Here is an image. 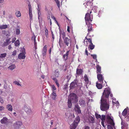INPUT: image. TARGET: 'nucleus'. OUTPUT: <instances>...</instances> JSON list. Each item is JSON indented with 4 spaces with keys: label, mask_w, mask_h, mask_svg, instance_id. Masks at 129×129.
Returning a JSON list of instances; mask_svg holds the SVG:
<instances>
[{
    "label": "nucleus",
    "mask_w": 129,
    "mask_h": 129,
    "mask_svg": "<svg viewBox=\"0 0 129 129\" xmlns=\"http://www.w3.org/2000/svg\"><path fill=\"white\" fill-rule=\"evenodd\" d=\"M106 90L104 91L101 100L100 108L101 110L103 111H107L109 109V102L106 98H108L110 92L108 90L106 92Z\"/></svg>",
    "instance_id": "obj_1"
},
{
    "label": "nucleus",
    "mask_w": 129,
    "mask_h": 129,
    "mask_svg": "<svg viewBox=\"0 0 129 129\" xmlns=\"http://www.w3.org/2000/svg\"><path fill=\"white\" fill-rule=\"evenodd\" d=\"M68 100L74 103H77L78 101L76 94L73 93L69 95Z\"/></svg>",
    "instance_id": "obj_2"
},
{
    "label": "nucleus",
    "mask_w": 129,
    "mask_h": 129,
    "mask_svg": "<svg viewBox=\"0 0 129 129\" xmlns=\"http://www.w3.org/2000/svg\"><path fill=\"white\" fill-rule=\"evenodd\" d=\"M85 19L86 24H87L88 22L90 21L91 22L92 21V16L90 15L89 13H87L86 14Z\"/></svg>",
    "instance_id": "obj_3"
},
{
    "label": "nucleus",
    "mask_w": 129,
    "mask_h": 129,
    "mask_svg": "<svg viewBox=\"0 0 129 129\" xmlns=\"http://www.w3.org/2000/svg\"><path fill=\"white\" fill-rule=\"evenodd\" d=\"M106 116L108 123L111 125L114 126L115 124L113 120V117H111L108 115H107Z\"/></svg>",
    "instance_id": "obj_4"
},
{
    "label": "nucleus",
    "mask_w": 129,
    "mask_h": 129,
    "mask_svg": "<svg viewBox=\"0 0 129 129\" xmlns=\"http://www.w3.org/2000/svg\"><path fill=\"white\" fill-rule=\"evenodd\" d=\"M24 109L27 114L30 115L32 114V111L29 106L24 105Z\"/></svg>",
    "instance_id": "obj_5"
},
{
    "label": "nucleus",
    "mask_w": 129,
    "mask_h": 129,
    "mask_svg": "<svg viewBox=\"0 0 129 129\" xmlns=\"http://www.w3.org/2000/svg\"><path fill=\"white\" fill-rule=\"evenodd\" d=\"M22 124V122L18 121L16 122L13 124V126L15 129H18Z\"/></svg>",
    "instance_id": "obj_6"
},
{
    "label": "nucleus",
    "mask_w": 129,
    "mask_h": 129,
    "mask_svg": "<svg viewBox=\"0 0 129 129\" xmlns=\"http://www.w3.org/2000/svg\"><path fill=\"white\" fill-rule=\"evenodd\" d=\"M63 39L65 45L67 46H68L69 43L71 44V39L68 38L67 37H65Z\"/></svg>",
    "instance_id": "obj_7"
},
{
    "label": "nucleus",
    "mask_w": 129,
    "mask_h": 129,
    "mask_svg": "<svg viewBox=\"0 0 129 129\" xmlns=\"http://www.w3.org/2000/svg\"><path fill=\"white\" fill-rule=\"evenodd\" d=\"M77 86V84L76 82L75 81L72 82L70 84L69 88L70 89H74Z\"/></svg>",
    "instance_id": "obj_8"
},
{
    "label": "nucleus",
    "mask_w": 129,
    "mask_h": 129,
    "mask_svg": "<svg viewBox=\"0 0 129 129\" xmlns=\"http://www.w3.org/2000/svg\"><path fill=\"white\" fill-rule=\"evenodd\" d=\"M92 3L89 1H87L85 4L84 3L83 4V5H84L85 7L87 8H91L92 7Z\"/></svg>",
    "instance_id": "obj_9"
},
{
    "label": "nucleus",
    "mask_w": 129,
    "mask_h": 129,
    "mask_svg": "<svg viewBox=\"0 0 129 129\" xmlns=\"http://www.w3.org/2000/svg\"><path fill=\"white\" fill-rule=\"evenodd\" d=\"M97 77L99 82L101 83L103 82L104 78L103 77V75L102 74H97Z\"/></svg>",
    "instance_id": "obj_10"
},
{
    "label": "nucleus",
    "mask_w": 129,
    "mask_h": 129,
    "mask_svg": "<svg viewBox=\"0 0 129 129\" xmlns=\"http://www.w3.org/2000/svg\"><path fill=\"white\" fill-rule=\"evenodd\" d=\"M80 108V107L78 104H76L75 105L74 108L76 112L79 114L81 113V111Z\"/></svg>",
    "instance_id": "obj_11"
},
{
    "label": "nucleus",
    "mask_w": 129,
    "mask_h": 129,
    "mask_svg": "<svg viewBox=\"0 0 129 129\" xmlns=\"http://www.w3.org/2000/svg\"><path fill=\"white\" fill-rule=\"evenodd\" d=\"M79 104L82 107H84L86 106V102L82 99H80L79 101Z\"/></svg>",
    "instance_id": "obj_12"
},
{
    "label": "nucleus",
    "mask_w": 129,
    "mask_h": 129,
    "mask_svg": "<svg viewBox=\"0 0 129 129\" xmlns=\"http://www.w3.org/2000/svg\"><path fill=\"white\" fill-rule=\"evenodd\" d=\"M87 25L88 27V31L89 33L90 31H91L92 30V24H91L90 23V22H88L87 24H86ZM89 34V33H88L87 34V35Z\"/></svg>",
    "instance_id": "obj_13"
},
{
    "label": "nucleus",
    "mask_w": 129,
    "mask_h": 129,
    "mask_svg": "<svg viewBox=\"0 0 129 129\" xmlns=\"http://www.w3.org/2000/svg\"><path fill=\"white\" fill-rule=\"evenodd\" d=\"M25 54L23 53H20L18 56V58L20 59H24L26 57Z\"/></svg>",
    "instance_id": "obj_14"
},
{
    "label": "nucleus",
    "mask_w": 129,
    "mask_h": 129,
    "mask_svg": "<svg viewBox=\"0 0 129 129\" xmlns=\"http://www.w3.org/2000/svg\"><path fill=\"white\" fill-rule=\"evenodd\" d=\"M1 122L2 124H7L8 123V119L6 117H3L1 120Z\"/></svg>",
    "instance_id": "obj_15"
},
{
    "label": "nucleus",
    "mask_w": 129,
    "mask_h": 129,
    "mask_svg": "<svg viewBox=\"0 0 129 129\" xmlns=\"http://www.w3.org/2000/svg\"><path fill=\"white\" fill-rule=\"evenodd\" d=\"M47 47L46 45H45L43 47L42 51V53L43 56H45L46 54V52L47 51Z\"/></svg>",
    "instance_id": "obj_16"
},
{
    "label": "nucleus",
    "mask_w": 129,
    "mask_h": 129,
    "mask_svg": "<svg viewBox=\"0 0 129 129\" xmlns=\"http://www.w3.org/2000/svg\"><path fill=\"white\" fill-rule=\"evenodd\" d=\"M96 73L98 74L101 73V67L99 66V64H97L96 66Z\"/></svg>",
    "instance_id": "obj_17"
},
{
    "label": "nucleus",
    "mask_w": 129,
    "mask_h": 129,
    "mask_svg": "<svg viewBox=\"0 0 129 129\" xmlns=\"http://www.w3.org/2000/svg\"><path fill=\"white\" fill-rule=\"evenodd\" d=\"M55 1L58 8L60 7V3L61 4V6L62 5L63 0H55Z\"/></svg>",
    "instance_id": "obj_18"
},
{
    "label": "nucleus",
    "mask_w": 129,
    "mask_h": 129,
    "mask_svg": "<svg viewBox=\"0 0 129 129\" xmlns=\"http://www.w3.org/2000/svg\"><path fill=\"white\" fill-rule=\"evenodd\" d=\"M59 34H60V37H61V36L62 35V39L65 37L66 34L63 31L60 30V27L59 28Z\"/></svg>",
    "instance_id": "obj_19"
},
{
    "label": "nucleus",
    "mask_w": 129,
    "mask_h": 129,
    "mask_svg": "<svg viewBox=\"0 0 129 129\" xmlns=\"http://www.w3.org/2000/svg\"><path fill=\"white\" fill-rule=\"evenodd\" d=\"M75 122H74L73 123L70 125V129H75L76 127L78 124L77 123H75Z\"/></svg>",
    "instance_id": "obj_20"
},
{
    "label": "nucleus",
    "mask_w": 129,
    "mask_h": 129,
    "mask_svg": "<svg viewBox=\"0 0 129 129\" xmlns=\"http://www.w3.org/2000/svg\"><path fill=\"white\" fill-rule=\"evenodd\" d=\"M51 95V96L52 99L54 100H55L56 99V93L55 91H53Z\"/></svg>",
    "instance_id": "obj_21"
},
{
    "label": "nucleus",
    "mask_w": 129,
    "mask_h": 129,
    "mask_svg": "<svg viewBox=\"0 0 129 129\" xmlns=\"http://www.w3.org/2000/svg\"><path fill=\"white\" fill-rule=\"evenodd\" d=\"M69 51H67L66 53L64 54L63 56V58L64 59L65 61L66 60L68 59V57L69 52Z\"/></svg>",
    "instance_id": "obj_22"
},
{
    "label": "nucleus",
    "mask_w": 129,
    "mask_h": 129,
    "mask_svg": "<svg viewBox=\"0 0 129 129\" xmlns=\"http://www.w3.org/2000/svg\"><path fill=\"white\" fill-rule=\"evenodd\" d=\"M83 72V70L82 69H77L76 70V74L78 75H81Z\"/></svg>",
    "instance_id": "obj_23"
},
{
    "label": "nucleus",
    "mask_w": 129,
    "mask_h": 129,
    "mask_svg": "<svg viewBox=\"0 0 129 129\" xmlns=\"http://www.w3.org/2000/svg\"><path fill=\"white\" fill-rule=\"evenodd\" d=\"M29 19L31 20L33 19V14L32 13V9H29Z\"/></svg>",
    "instance_id": "obj_24"
},
{
    "label": "nucleus",
    "mask_w": 129,
    "mask_h": 129,
    "mask_svg": "<svg viewBox=\"0 0 129 129\" xmlns=\"http://www.w3.org/2000/svg\"><path fill=\"white\" fill-rule=\"evenodd\" d=\"M96 86L98 89H100L102 88L103 85L102 84L98 83L97 82H96Z\"/></svg>",
    "instance_id": "obj_25"
},
{
    "label": "nucleus",
    "mask_w": 129,
    "mask_h": 129,
    "mask_svg": "<svg viewBox=\"0 0 129 129\" xmlns=\"http://www.w3.org/2000/svg\"><path fill=\"white\" fill-rule=\"evenodd\" d=\"M106 90V92L107 90L109 91H110V93L109 94V95H110V96L112 98H113V94L111 93V89H110L109 88H105V89L104 90V91Z\"/></svg>",
    "instance_id": "obj_26"
},
{
    "label": "nucleus",
    "mask_w": 129,
    "mask_h": 129,
    "mask_svg": "<svg viewBox=\"0 0 129 129\" xmlns=\"http://www.w3.org/2000/svg\"><path fill=\"white\" fill-rule=\"evenodd\" d=\"M7 108L8 111H12L13 110L12 106L10 104H9L7 106Z\"/></svg>",
    "instance_id": "obj_27"
},
{
    "label": "nucleus",
    "mask_w": 129,
    "mask_h": 129,
    "mask_svg": "<svg viewBox=\"0 0 129 129\" xmlns=\"http://www.w3.org/2000/svg\"><path fill=\"white\" fill-rule=\"evenodd\" d=\"M8 27V25H7L3 24L0 25V29H5Z\"/></svg>",
    "instance_id": "obj_28"
},
{
    "label": "nucleus",
    "mask_w": 129,
    "mask_h": 129,
    "mask_svg": "<svg viewBox=\"0 0 129 129\" xmlns=\"http://www.w3.org/2000/svg\"><path fill=\"white\" fill-rule=\"evenodd\" d=\"M127 112V110L126 109H125L122 113V115L124 116H125Z\"/></svg>",
    "instance_id": "obj_29"
},
{
    "label": "nucleus",
    "mask_w": 129,
    "mask_h": 129,
    "mask_svg": "<svg viewBox=\"0 0 129 129\" xmlns=\"http://www.w3.org/2000/svg\"><path fill=\"white\" fill-rule=\"evenodd\" d=\"M80 121V118L78 116V117H77L75 119V120H74V122H75V123H77V124H78V123H79V122Z\"/></svg>",
    "instance_id": "obj_30"
},
{
    "label": "nucleus",
    "mask_w": 129,
    "mask_h": 129,
    "mask_svg": "<svg viewBox=\"0 0 129 129\" xmlns=\"http://www.w3.org/2000/svg\"><path fill=\"white\" fill-rule=\"evenodd\" d=\"M84 81H85L86 83L87 84L89 82V80L88 77L87 76V75L85 74L84 76Z\"/></svg>",
    "instance_id": "obj_31"
},
{
    "label": "nucleus",
    "mask_w": 129,
    "mask_h": 129,
    "mask_svg": "<svg viewBox=\"0 0 129 129\" xmlns=\"http://www.w3.org/2000/svg\"><path fill=\"white\" fill-rule=\"evenodd\" d=\"M54 73L55 76L56 77H58L59 75L58 70L57 69L55 71Z\"/></svg>",
    "instance_id": "obj_32"
},
{
    "label": "nucleus",
    "mask_w": 129,
    "mask_h": 129,
    "mask_svg": "<svg viewBox=\"0 0 129 129\" xmlns=\"http://www.w3.org/2000/svg\"><path fill=\"white\" fill-rule=\"evenodd\" d=\"M72 102L70 101L68 99V106L69 108H71L72 106Z\"/></svg>",
    "instance_id": "obj_33"
},
{
    "label": "nucleus",
    "mask_w": 129,
    "mask_h": 129,
    "mask_svg": "<svg viewBox=\"0 0 129 129\" xmlns=\"http://www.w3.org/2000/svg\"><path fill=\"white\" fill-rule=\"evenodd\" d=\"M89 119L90 122L92 123L94 122V120L93 117L92 116H90L89 117Z\"/></svg>",
    "instance_id": "obj_34"
},
{
    "label": "nucleus",
    "mask_w": 129,
    "mask_h": 129,
    "mask_svg": "<svg viewBox=\"0 0 129 129\" xmlns=\"http://www.w3.org/2000/svg\"><path fill=\"white\" fill-rule=\"evenodd\" d=\"M16 68V66L15 64H12L8 68L11 70H13V69Z\"/></svg>",
    "instance_id": "obj_35"
},
{
    "label": "nucleus",
    "mask_w": 129,
    "mask_h": 129,
    "mask_svg": "<svg viewBox=\"0 0 129 129\" xmlns=\"http://www.w3.org/2000/svg\"><path fill=\"white\" fill-rule=\"evenodd\" d=\"M32 39L33 40H34V46H37V43L36 42V37L35 36H33L32 38Z\"/></svg>",
    "instance_id": "obj_36"
},
{
    "label": "nucleus",
    "mask_w": 129,
    "mask_h": 129,
    "mask_svg": "<svg viewBox=\"0 0 129 129\" xmlns=\"http://www.w3.org/2000/svg\"><path fill=\"white\" fill-rule=\"evenodd\" d=\"M19 41L18 40H17L15 42L14 44L16 46H18L19 45Z\"/></svg>",
    "instance_id": "obj_37"
},
{
    "label": "nucleus",
    "mask_w": 129,
    "mask_h": 129,
    "mask_svg": "<svg viewBox=\"0 0 129 129\" xmlns=\"http://www.w3.org/2000/svg\"><path fill=\"white\" fill-rule=\"evenodd\" d=\"M15 15L17 17H19L21 16V14L19 11H17L15 13Z\"/></svg>",
    "instance_id": "obj_38"
},
{
    "label": "nucleus",
    "mask_w": 129,
    "mask_h": 129,
    "mask_svg": "<svg viewBox=\"0 0 129 129\" xmlns=\"http://www.w3.org/2000/svg\"><path fill=\"white\" fill-rule=\"evenodd\" d=\"M95 47V45H93V43L90 44L89 46V47L90 50H93L94 49Z\"/></svg>",
    "instance_id": "obj_39"
},
{
    "label": "nucleus",
    "mask_w": 129,
    "mask_h": 129,
    "mask_svg": "<svg viewBox=\"0 0 129 129\" xmlns=\"http://www.w3.org/2000/svg\"><path fill=\"white\" fill-rule=\"evenodd\" d=\"M9 44V43H8L6 42H4L2 45V46L4 47L8 46Z\"/></svg>",
    "instance_id": "obj_40"
},
{
    "label": "nucleus",
    "mask_w": 129,
    "mask_h": 129,
    "mask_svg": "<svg viewBox=\"0 0 129 129\" xmlns=\"http://www.w3.org/2000/svg\"><path fill=\"white\" fill-rule=\"evenodd\" d=\"M68 83H67L65 85H64L63 88L64 90H67V88H68Z\"/></svg>",
    "instance_id": "obj_41"
},
{
    "label": "nucleus",
    "mask_w": 129,
    "mask_h": 129,
    "mask_svg": "<svg viewBox=\"0 0 129 129\" xmlns=\"http://www.w3.org/2000/svg\"><path fill=\"white\" fill-rule=\"evenodd\" d=\"M51 88L52 90V92L53 91H55L54 90H56V88L54 85H51Z\"/></svg>",
    "instance_id": "obj_42"
},
{
    "label": "nucleus",
    "mask_w": 129,
    "mask_h": 129,
    "mask_svg": "<svg viewBox=\"0 0 129 129\" xmlns=\"http://www.w3.org/2000/svg\"><path fill=\"white\" fill-rule=\"evenodd\" d=\"M7 55L6 53L1 54L0 55V57L1 58H3L5 57Z\"/></svg>",
    "instance_id": "obj_43"
},
{
    "label": "nucleus",
    "mask_w": 129,
    "mask_h": 129,
    "mask_svg": "<svg viewBox=\"0 0 129 129\" xmlns=\"http://www.w3.org/2000/svg\"><path fill=\"white\" fill-rule=\"evenodd\" d=\"M125 120H126V121H129V112L128 114L125 116Z\"/></svg>",
    "instance_id": "obj_44"
},
{
    "label": "nucleus",
    "mask_w": 129,
    "mask_h": 129,
    "mask_svg": "<svg viewBox=\"0 0 129 129\" xmlns=\"http://www.w3.org/2000/svg\"><path fill=\"white\" fill-rule=\"evenodd\" d=\"M105 116L104 115H102V117L100 118L102 121H104L105 120Z\"/></svg>",
    "instance_id": "obj_45"
},
{
    "label": "nucleus",
    "mask_w": 129,
    "mask_h": 129,
    "mask_svg": "<svg viewBox=\"0 0 129 129\" xmlns=\"http://www.w3.org/2000/svg\"><path fill=\"white\" fill-rule=\"evenodd\" d=\"M40 9H37L38 11V19H39V18L40 17V15L41 14V13H40Z\"/></svg>",
    "instance_id": "obj_46"
},
{
    "label": "nucleus",
    "mask_w": 129,
    "mask_h": 129,
    "mask_svg": "<svg viewBox=\"0 0 129 129\" xmlns=\"http://www.w3.org/2000/svg\"><path fill=\"white\" fill-rule=\"evenodd\" d=\"M82 85V84L81 83H80L78 84H77V88L80 89H81Z\"/></svg>",
    "instance_id": "obj_47"
},
{
    "label": "nucleus",
    "mask_w": 129,
    "mask_h": 129,
    "mask_svg": "<svg viewBox=\"0 0 129 129\" xmlns=\"http://www.w3.org/2000/svg\"><path fill=\"white\" fill-rule=\"evenodd\" d=\"M91 56H92L93 57V58L95 59H96L97 58V55L96 54H91Z\"/></svg>",
    "instance_id": "obj_48"
},
{
    "label": "nucleus",
    "mask_w": 129,
    "mask_h": 129,
    "mask_svg": "<svg viewBox=\"0 0 129 129\" xmlns=\"http://www.w3.org/2000/svg\"><path fill=\"white\" fill-rule=\"evenodd\" d=\"M13 83L17 85L18 86H21V85L19 83V82H18L17 81H14V82Z\"/></svg>",
    "instance_id": "obj_49"
},
{
    "label": "nucleus",
    "mask_w": 129,
    "mask_h": 129,
    "mask_svg": "<svg viewBox=\"0 0 129 129\" xmlns=\"http://www.w3.org/2000/svg\"><path fill=\"white\" fill-rule=\"evenodd\" d=\"M21 51L22 52V53H23L24 54H26V52H25V49L24 48H22L21 49Z\"/></svg>",
    "instance_id": "obj_50"
},
{
    "label": "nucleus",
    "mask_w": 129,
    "mask_h": 129,
    "mask_svg": "<svg viewBox=\"0 0 129 129\" xmlns=\"http://www.w3.org/2000/svg\"><path fill=\"white\" fill-rule=\"evenodd\" d=\"M51 78L53 79V80L54 81H55V82H56L57 81V80L56 78L55 77H54L53 76H51Z\"/></svg>",
    "instance_id": "obj_51"
},
{
    "label": "nucleus",
    "mask_w": 129,
    "mask_h": 129,
    "mask_svg": "<svg viewBox=\"0 0 129 129\" xmlns=\"http://www.w3.org/2000/svg\"><path fill=\"white\" fill-rule=\"evenodd\" d=\"M95 116L96 118L97 119H98L99 118H101V116L100 115L98 114H95Z\"/></svg>",
    "instance_id": "obj_52"
},
{
    "label": "nucleus",
    "mask_w": 129,
    "mask_h": 129,
    "mask_svg": "<svg viewBox=\"0 0 129 129\" xmlns=\"http://www.w3.org/2000/svg\"><path fill=\"white\" fill-rule=\"evenodd\" d=\"M10 39H11L10 38H7V39H6V42L8 43H9V44H10V43L11 42V41H10Z\"/></svg>",
    "instance_id": "obj_53"
},
{
    "label": "nucleus",
    "mask_w": 129,
    "mask_h": 129,
    "mask_svg": "<svg viewBox=\"0 0 129 129\" xmlns=\"http://www.w3.org/2000/svg\"><path fill=\"white\" fill-rule=\"evenodd\" d=\"M20 29H16V34L17 35H18L20 34Z\"/></svg>",
    "instance_id": "obj_54"
},
{
    "label": "nucleus",
    "mask_w": 129,
    "mask_h": 129,
    "mask_svg": "<svg viewBox=\"0 0 129 129\" xmlns=\"http://www.w3.org/2000/svg\"><path fill=\"white\" fill-rule=\"evenodd\" d=\"M121 124L122 125L121 128V129H123V128H124V124H123L122 119H121Z\"/></svg>",
    "instance_id": "obj_55"
},
{
    "label": "nucleus",
    "mask_w": 129,
    "mask_h": 129,
    "mask_svg": "<svg viewBox=\"0 0 129 129\" xmlns=\"http://www.w3.org/2000/svg\"><path fill=\"white\" fill-rule=\"evenodd\" d=\"M17 53V51L16 50H14L13 52L12 55L13 56H15Z\"/></svg>",
    "instance_id": "obj_56"
},
{
    "label": "nucleus",
    "mask_w": 129,
    "mask_h": 129,
    "mask_svg": "<svg viewBox=\"0 0 129 129\" xmlns=\"http://www.w3.org/2000/svg\"><path fill=\"white\" fill-rule=\"evenodd\" d=\"M107 127L108 129H113L112 127L110 125H108Z\"/></svg>",
    "instance_id": "obj_57"
},
{
    "label": "nucleus",
    "mask_w": 129,
    "mask_h": 129,
    "mask_svg": "<svg viewBox=\"0 0 129 129\" xmlns=\"http://www.w3.org/2000/svg\"><path fill=\"white\" fill-rule=\"evenodd\" d=\"M87 40H88V41L89 42V43L90 44L92 43V42L91 40V39L88 38V39H87Z\"/></svg>",
    "instance_id": "obj_58"
},
{
    "label": "nucleus",
    "mask_w": 129,
    "mask_h": 129,
    "mask_svg": "<svg viewBox=\"0 0 129 129\" xmlns=\"http://www.w3.org/2000/svg\"><path fill=\"white\" fill-rule=\"evenodd\" d=\"M4 88L5 89H7V84H4Z\"/></svg>",
    "instance_id": "obj_59"
},
{
    "label": "nucleus",
    "mask_w": 129,
    "mask_h": 129,
    "mask_svg": "<svg viewBox=\"0 0 129 129\" xmlns=\"http://www.w3.org/2000/svg\"><path fill=\"white\" fill-rule=\"evenodd\" d=\"M4 109V107L0 106V111H1L2 110H3Z\"/></svg>",
    "instance_id": "obj_60"
},
{
    "label": "nucleus",
    "mask_w": 129,
    "mask_h": 129,
    "mask_svg": "<svg viewBox=\"0 0 129 129\" xmlns=\"http://www.w3.org/2000/svg\"><path fill=\"white\" fill-rule=\"evenodd\" d=\"M85 53H86V55L88 56V51L87 50V48H86L85 49Z\"/></svg>",
    "instance_id": "obj_61"
},
{
    "label": "nucleus",
    "mask_w": 129,
    "mask_h": 129,
    "mask_svg": "<svg viewBox=\"0 0 129 129\" xmlns=\"http://www.w3.org/2000/svg\"><path fill=\"white\" fill-rule=\"evenodd\" d=\"M61 37H60L59 39V46H60L61 45Z\"/></svg>",
    "instance_id": "obj_62"
},
{
    "label": "nucleus",
    "mask_w": 129,
    "mask_h": 129,
    "mask_svg": "<svg viewBox=\"0 0 129 129\" xmlns=\"http://www.w3.org/2000/svg\"><path fill=\"white\" fill-rule=\"evenodd\" d=\"M89 127L88 126H85L84 127V129H89Z\"/></svg>",
    "instance_id": "obj_63"
},
{
    "label": "nucleus",
    "mask_w": 129,
    "mask_h": 129,
    "mask_svg": "<svg viewBox=\"0 0 129 129\" xmlns=\"http://www.w3.org/2000/svg\"><path fill=\"white\" fill-rule=\"evenodd\" d=\"M56 84V85H57V86L58 87H59V84L58 83V81H57V82H55Z\"/></svg>",
    "instance_id": "obj_64"
}]
</instances>
